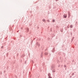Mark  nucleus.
Returning a JSON list of instances; mask_svg holds the SVG:
<instances>
[{"mask_svg": "<svg viewBox=\"0 0 78 78\" xmlns=\"http://www.w3.org/2000/svg\"><path fill=\"white\" fill-rule=\"evenodd\" d=\"M53 22H55V20H53Z\"/></svg>", "mask_w": 78, "mask_h": 78, "instance_id": "nucleus-4", "label": "nucleus"}, {"mask_svg": "<svg viewBox=\"0 0 78 78\" xmlns=\"http://www.w3.org/2000/svg\"><path fill=\"white\" fill-rule=\"evenodd\" d=\"M72 27H73L72 25H71V26H70L71 28H72Z\"/></svg>", "mask_w": 78, "mask_h": 78, "instance_id": "nucleus-3", "label": "nucleus"}, {"mask_svg": "<svg viewBox=\"0 0 78 78\" xmlns=\"http://www.w3.org/2000/svg\"><path fill=\"white\" fill-rule=\"evenodd\" d=\"M64 17L65 18H66V17H67V16L66 15H64Z\"/></svg>", "mask_w": 78, "mask_h": 78, "instance_id": "nucleus-1", "label": "nucleus"}, {"mask_svg": "<svg viewBox=\"0 0 78 78\" xmlns=\"http://www.w3.org/2000/svg\"><path fill=\"white\" fill-rule=\"evenodd\" d=\"M48 76H50V74H48Z\"/></svg>", "mask_w": 78, "mask_h": 78, "instance_id": "nucleus-2", "label": "nucleus"}]
</instances>
